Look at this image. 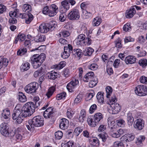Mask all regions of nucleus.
I'll return each mask as SVG.
<instances>
[{"instance_id":"72a5a7b5","label":"nucleus","mask_w":147,"mask_h":147,"mask_svg":"<svg viewBox=\"0 0 147 147\" xmlns=\"http://www.w3.org/2000/svg\"><path fill=\"white\" fill-rule=\"evenodd\" d=\"M56 86H53L51 87L48 90L46 95L49 98L53 94L55 89Z\"/></svg>"},{"instance_id":"f8f14e48","label":"nucleus","mask_w":147,"mask_h":147,"mask_svg":"<svg viewBox=\"0 0 147 147\" xmlns=\"http://www.w3.org/2000/svg\"><path fill=\"white\" fill-rule=\"evenodd\" d=\"M23 109L19 108L17 106L14 110V112L12 115L13 119L15 120L17 117L20 116L22 113Z\"/></svg>"},{"instance_id":"f257e3e1","label":"nucleus","mask_w":147,"mask_h":147,"mask_svg":"<svg viewBox=\"0 0 147 147\" xmlns=\"http://www.w3.org/2000/svg\"><path fill=\"white\" fill-rule=\"evenodd\" d=\"M35 106L32 102H29L25 104L23 107L22 114L17 117L16 122L20 124L25 117L30 116L34 112Z\"/></svg>"},{"instance_id":"0eeeda50","label":"nucleus","mask_w":147,"mask_h":147,"mask_svg":"<svg viewBox=\"0 0 147 147\" xmlns=\"http://www.w3.org/2000/svg\"><path fill=\"white\" fill-rule=\"evenodd\" d=\"M9 126L7 123L3 122L0 125V132L1 134L5 137L8 136L9 134Z\"/></svg>"},{"instance_id":"8fccbe9b","label":"nucleus","mask_w":147,"mask_h":147,"mask_svg":"<svg viewBox=\"0 0 147 147\" xmlns=\"http://www.w3.org/2000/svg\"><path fill=\"white\" fill-rule=\"evenodd\" d=\"M138 63L140 65L144 67L147 65V60L146 59H142L139 61Z\"/></svg>"},{"instance_id":"e433bc0d","label":"nucleus","mask_w":147,"mask_h":147,"mask_svg":"<svg viewBox=\"0 0 147 147\" xmlns=\"http://www.w3.org/2000/svg\"><path fill=\"white\" fill-rule=\"evenodd\" d=\"M94 51L93 49L90 48H87L84 51V53L85 56H90Z\"/></svg>"},{"instance_id":"37998d69","label":"nucleus","mask_w":147,"mask_h":147,"mask_svg":"<svg viewBox=\"0 0 147 147\" xmlns=\"http://www.w3.org/2000/svg\"><path fill=\"white\" fill-rule=\"evenodd\" d=\"M18 98L20 101L22 102H25L27 100L26 96L22 92L19 93Z\"/></svg>"},{"instance_id":"a18cd8bd","label":"nucleus","mask_w":147,"mask_h":147,"mask_svg":"<svg viewBox=\"0 0 147 147\" xmlns=\"http://www.w3.org/2000/svg\"><path fill=\"white\" fill-rule=\"evenodd\" d=\"M107 121L108 126L112 128L113 127L115 123L114 119L112 117H109L108 118Z\"/></svg>"},{"instance_id":"338daca9","label":"nucleus","mask_w":147,"mask_h":147,"mask_svg":"<svg viewBox=\"0 0 147 147\" xmlns=\"http://www.w3.org/2000/svg\"><path fill=\"white\" fill-rule=\"evenodd\" d=\"M14 134H15V136L16 139L20 140L22 139V136L20 132H16L14 133Z\"/></svg>"},{"instance_id":"39448f33","label":"nucleus","mask_w":147,"mask_h":147,"mask_svg":"<svg viewBox=\"0 0 147 147\" xmlns=\"http://www.w3.org/2000/svg\"><path fill=\"white\" fill-rule=\"evenodd\" d=\"M80 17L78 10L75 9H72L67 15L68 18L71 20H78Z\"/></svg>"},{"instance_id":"de8ad7c7","label":"nucleus","mask_w":147,"mask_h":147,"mask_svg":"<svg viewBox=\"0 0 147 147\" xmlns=\"http://www.w3.org/2000/svg\"><path fill=\"white\" fill-rule=\"evenodd\" d=\"M47 24H48L49 25L47 26L48 28L49 29V31L50 30L52 31L53 30L55 27L56 25L55 23H53V22H51L49 23H46Z\"/></svg>"},{"instance_id":"7ed1b4c3","label":"nucleus","mask_w":147,"mask_h":147,"mask_svg":"<svg viewBox=\"0 0 147 147\" xmlns=\"http://www.w3.org/2000/svg\"><path fill=\"white\" fill-rule=\"evenodd\" d=\"M46 58L44 53H41L40 55L38 54L34 55L31 57V61L34 68L36 69L39 67L45 60Z\"/></svg>"},{"instance_id":"4be33fe9","label":"nucleus","mask_w":147,"mask_h":147,"mask_svg":"<svg viewBox=\"0 0 147 147\" xmlns=\"http://www.w3.org/2000/svg\"><path fill=\"white\" fill-rule=\"evenodd\" d=\"M87 122L88 124L91 127H95L97 125L96 121L93 116H89L87 119Z\"/></svg>"},{"instance_id":"dca6fc26","label":"nucleus","mask_w":147,"mask_h":147,"mask_svg":"<svg viewBox=\"0 0 147 147\" xmlns=\"http://www.w3.org/2000/svg\"><path fill=\"white\" fill-rule=\"evenodd\" d=\"M53 113V108L51 107H49L44 112L43 115L45 118H49L52 116Z\"/></svg>"},{"instance_id":"4468645a","label":"nucleus","mask_w":147,"mask_h":147,"mask_svg":"<svg viewBox=\"0 0 147 147\" xmlns=\"http://www.w3.org/2000/svg\"><path fill=\"white\" fill-rule=\"evenodd\" d=\"M69 124L68 120L65 118H63L61 119L59 123V127L62 129L65 130L67 128Z\"/></svg>"},{"instance_id":"bf43d9fd","label":"nucleus","mask_w":147,"mask_h":147,"mask_svg":"<svg viewBox=\"0 0 147 147\" xmlns=\"http://www.w3.org/2000/svg\"><path fill=\"white\" fill-rule=\"evenodd\" d=\"M141 83L145 84H147V77L144 76H142L140 78Z\"/></svg>"},{"instance_id":"f3484780","label":"nucleus","mask_w":147,"mask_h":147,"mask_svg":"<svg viewBox=\"0 0 147 147\" xmlns=\"http://www.w3.org/2000/svg\"><path fill=\"white\" fill-rule=\"evenodd\" d=\"M94 74L93 72L91 71L87 73L83 78V81L88 82L94 78Z\"/></svg>"},{"instance_id":"ddd939ff","label":"nucleus","mask_w":147,"mask_h":147,"mask_svg":"<svg viewBox=\"0 0 147 147\" xmlns=\"http://www.w3.org/2000/svg\"><path fill=\"white\" fill-rule=\"evenodd\" d=\"M78 83V80L75 79L74 80L71 81L67 84V88L69 92H72L75 86Z\"/></svg>"},{"instance_id":"e2e57ef3","label":"nucleus","mask_w":147,"mask_h":147,"mask_svg":"<svg viewBox=\"0 0 147 147\" xmlns=\"http://www.w3.org/2000/svg\"><path fill=\"white\" fill-rule=\"evenodd\" d=\"M131 28L130 25L129 23H127L125 24L123 27V29L124 31L127 32Z\"/></svg>"},{"instance_id":"680f3d73","label":"nucleus","mask_w":147,"mask_h":147,"mask_svg":"<svg viewBox=\"0 0 147 147\" xmlns=\"http://www.w3.org/2000/svg\"><path fill=\"white\" fill-rule=\"evenodd\" d=\"M115 47L118 48H120L122 47V45L121 44V40L118 38L115 42Z\"/></svg>"},{"instance_id":"6e6d98bb","label":"nucleus","mask_w":147,"mask_h":147,"mask_svg":"<svg viewBox=\"0 0 147 147\" xmlns=\"http://www.w3.org/2000/svg\"><path fill=\"white\" fill-rule=\"evenodd\" d=\"M83 128L82 127H77L75 128L74 132L77 136H78L79 134L81 133L83 131Z\"/></svg>"},{"instance_id":"9b49d317","label":"nucleus","mask_w":147,"mask_h":147,"mask_svg":"<svg viewBox=\"0 0 147 147\" xmlns=\"http://www.w3.org/2000/svg\"><path fill=\"white\" fill-rule=\"evenodd\" d=\"M135 137V135L132 133L125 135L121 138V140L124 142H128L133 140Z\"/></svg>"},{"instance_id":"a19ab883","label":"nucleus","mask_w":147,"mask_h":147,"mask_svg":"<svg viewBox=\"0 0 147 147\" xmlns=\"http://www.w3.org/2000/svg\"><path fill=\"white\" fill-rule=\"evenodd\" d=\"M31 6L28 4L23 5L22 8L23 11L25 12L29 13V12L31 11Z\"/></svg>"},{"instance_id":"9d476101","label":"nucleus","mask_w":147,"mask_h":147,"mask_svg":"<svg viewBox=\"0 0 147 147\" xmlns=\"http://www.w3.org/2000/svg\"><path fill=\"white\" fill-rule=\"evenodd\" d=\"M49 16L53 17L56 15L58 11V7L53 4L49 7Z\"/></svg>"},{"instance_id":"2eb2a0df","label":"nucleus","mask_w":147,"mask_h":147,"mask_svg":"<svg viewBox=\"0 0 147 147\" xmlns=\"http://www.w3.org/2000/svg\"><path fill=\"white\" fill-rule=\"evenodd\" d=\"M21 15L22 18H26V22L27 24H29L33 19V16L30 13H24L23 14H20V16Z\"/></svg>"},{"instance_id":"3c124183","label":"nucleus","mask_w":147,"mask_h":147,"mask_svg":"<svg viewBox=\"0 0 147 147\" xmlns=\"http://www.w3.org/2000/svg\"><path fill=\"white\" fill-rule=\"evenodd\" d=\"M63 136V134L61 131H59L55 133V136L56 139L59 140L61 139Z\"/></svg>"},{"instance_id":"774afa93","label":"nucleus","mask_w":147,"mask_h":147,"mask_svg":"<svg viewBox=\"0 0 147 147\" xmlns=\"http://www.w3.org/2000/svg\"><path fill=\"white\" fill-rule=\"evenodd\" d=\"M116 122L117 125L121 127L122 126L124 125L125 124V121L122 119H120L116 121Z\"/></svg>"},{"instance_id":"1a4fd4ad","label":"nucleus","mask_w":147,"mask_h":147,"mask_svg":"<svg viewBox=\"0 0 147 147\" xmlns=\"http://www.w3.org/2000/svg\"><path fill=\"white\" fill-rule=\"evenodd\" d=\"M144 124V121L142 119H139L134 121V127L135 128L140 130L143 129Z\"/></svg>"},{"instance_id":"58836bf2","label":"nucleus","mask_w":147,"mask_h":147,"mask_svg":"<svg viewBox=\"0 0 147 147\" xmlns=\"http://www.w3.org/2000/svg\"><path fill=\"white\" fill-rule=\"evenodd\" d=\"M45 35H38L35 38V40L36 42H42L44 41L45 39Z\"/></svg>"},{"instance_id":"423d86ee","label":"nucleus","mask_w":147,"mask_h":147,"mask_svg":"<svg viewBox=\"0 0 147 147\" xmlns=\"http://www.w3.org/2000/svg\"><path fill=\"white\" fill-rule=\"evenodd\" d=\"M136 93L140 96H144L147 94V87L143 85H138L135 90Z\"/></svg>"},{"instance_id":"49530a36","label":"nucleus","mask_w":147,"mask_h":147,"mask_svg":"<svg viewBox=\"0 0 147 147\" xmlns=\"http://www.w3.org/2000/svg\"><path fill=\"white\" fill-rule=\"evenodd\" d=\"M62 147H74V143L72 141H69L66 143H62Z\"/></svg>"},{"instance_id":"5701e85b","label":"nucleus","mask_w":147,"mask_h":147,"mask_svg":"<svg viewBox=\"0 0 147 147\" xmlns=\"http://www.w3.org/2000/svg\"><path fill=\"white\" fill-rule=\"evenodd\" d=\"M48 25L46 23H42L39 26V31L42 33L47 32L49 31V29L47 27V26Z\"/></svg>"},{"instance_id":"6e6552de","label":"nucleus","mask_w":147,"mask_h":147,"mask_svg":"<svg viewBox=\"0 0 147 147\" xmlns=\"http://www.w3.org/2000/svg\"><path fill=\"white\" fill-rule=\"evenodd\" d=\"M73 48L70 44H68L67 46H65L64 47V52L61 54V57L63 59H67L70 56L71 51H72Z\"/></svg>"},{"instance_id":"c756f323","label":"nucleus","mask_w":147,"mask_h":147,"mask_svg":"<svg viewBox=\"0 0 147 147\" xmlns=\"http://www.w3.org/2000/svg\"><path fill=\"white\" fill-rule=\"evenodd\" d=\"M86 113L84 109H82L80 112L79 120L80 122H83L86 119Z\"/></svg>"},{"instance_id":"473e14b6","label":"nucleus","mask_w":147,"mask_h":147,"mask_svg":"<svg viewBox=\"0 0 147 147\" xmlns=\"http://www.w3.org/2000/svg\"><path fill=\"white\" fill-rule=\"evenodd\" d=\"M30 67V64L28 62H25L22 64L20 66V69L22 71H24L28 70Z\"/></svg>"},{"instance_id":"f704fd0d","label":"nucleus","mask_w":147,"mask_h":147,"mask_svg":"<svg viewBox=\"0 0 147 147\" xmlns=\"http://www.w3.org/2000/svg\"><path fill=\"white\" fill-rule=\"evenodd\" d=\"M96 97L99 102L100 103H103V93L102 92H98L97 94Z\"/></svg>"},{"instance_id":"c03bdc74","label":"nucleus","mask_w":147,"mask_h":147,"mask_svg":"<svg viewBox=\"0 0 147 147\" xmlns=\"http://www.w3.org/2000/svg\"><path fill=\"white\" fill-rule=\"evenodd\" d=\"M106 91L107 92L106 97L108 98H109L111 94L112 93V88L110 86H107L106 88Z\"/></svg>"},{"instance_id":"412c9836","label":"nucleus","mask_w":147,"mask_h":147,"mask_svg":"<svg viewBox=\"0 0 147 147\" xmlns=\"http://www.w3.org/2000/svg\"><path fill=\"white\" fill-rule=\"evenodd\" d=\"M97 124L100 123L102 121L103 116L102 114L100 113H96L93 116Z\"/></svg>"},{"instance_id":"052dcab7","label":"nucleus","mask_w":147,"mask_h":147,"mask_svg":"<svg viewBox=\"0 0 147 147\" xmlns=\"http://www.w3.org/2000/svg\"><path fill=\"white\" fill-rule=\"evenodd\" d=\"M97 109L96 105L95 104L92 105L90 107L89 112L90 113H92Z\"/></svg>"},{"instance_id":"c85d7f7f","label":"nucleus","mask_w":147,"mask_h":147,"mask_svg":"<svg viewBox=\"0 0 147 147\" xmlns=\"http://www.w3.org/2000/svg\"><path fill=\"white\" fill-rule=\"evenodd\" d=\"M66 63L65 61L60 62L58 64H56L53 66L52 68L55 69H60L63 68L65 65Z\"/></svg>"},{"instance_id":"cd10ccee","label":"nucleus","mask_w":147,"mask_h":147,"mask_svg":"<svg viewBox=\"0 0 147 147\" xmlns=\"http://www.w3.org/2000/svg\"><path fill=\"white\" fill-rule=\"evenodd\" d=\"M71 51L72 55H74L76 57H78L79 58L82 55V51L80 49H77L76 50L74 49V50H72Z\"/></svg>"},{"instance_id":"a878e982","label":"nucleus","mask_w":147,"mask_h":147,"mask_svg":"<svg viewBox=\"0 0 147 147\" xmlns=\"http://www.w3.org/2000/svg\"><path fill=\"white\" fill-rule=\"evenodd\" d=\"M90 144L93 146L97 147L99 145V141L96 138H92L89 140Z\"/></svg>"},{"instance_id":"a211bd4d","label":"nucleus","mask_w":147,"mask_h":147,"mask_svg":"<svg viewBox=\"0 0 147 147\" xmlns=\"http://www.w3.org/2000/svg\"><path fill=\"white\" fill-rule=\"evenodd\" d=\"M136 58L134 56L129 55L126 57L125 59V63L127 64H132L136 62Z\"/></svg>"},{"instance_id":"4c0bfd02","label":"nucleus","mask_w":147,"mask_h":147,"mask_svg":"<svg viewBox=\"0 0 147 147\" xmlns=\"http://www.w3.org/2000/svg\"><path fill=\"white\" fill-rule=\"evenodd\" d=\"M102 22L101 19L98 17H96L94 18L92 22V25L94 26H98Z\"/></svg>"},{"instance_id":"ea45409f","label":"nucleus","mask_w":147,"mask_h":147,"mask_svg":"<svg viewBox=\"0 0 147 147\" xmlns=\"http://www.w3.org/2000/svg\"><path fill=\"white\" fill-rule=\"evenodd\" d=\"M89 81V86L90 88L94 87L98 83L97 79L95 77Z\"/></svg>"},{"instance_id":"5fc2aeb1","label":"nucleus","mask_w":147,"mask_h":147,"mask_svg":"<svg viewBox=\"0 0 147 147\" xmlns=\"http://www.w3.org/2000/svg\"><path fill=\"white\" fill-rule=\"evenodd\" d=\"M43 70L42 69V67H41L38 70L36 71L34 73V76L35 77H37L38 76L41 75V73L43 72Z\"/></svg>"},{"instance_id":"79ce46f5","label":"nucleus","mask_w":147,"mask_h":147,"mask_svg":"<svg viewBox=\"0 0 147 147\" xmlns=\"http://www.w3.org/2000/svg\"><path fill=\"white\" fill-rule=\"evenodd\" d=\"M27 51L26 48H21L18 51L17 54L18 55L22 56L26 53Z\"/></svg>"},{"instance_id":"864d4df0","label":"nucleus","mask_w":147,"mask_h":147,"mask_svg":"<svg viewBox=\"0 0 147 147\" xmlns=\"http://www.w3.org/2000/svg\"><path fill=\"white\" fill-rule=\"evenodd\" d=\"M82 13L83 15L86 16V18L92 16L93 14V12H88L86 10H83Z\"/></svg>"},{"instance_id":"aec40b11","label":"nucleus","mask_w":147,"mask_h":147,"mask_svg":"<svg viewBox=\"0 0 147 147\" xmlns=\"http://www.w3.org/2000/svg\"><path fill=\"white\" fill-rule=\"evenodd\" d=\"M111 107H112L113 113L115 114H117L119 112L121 109L120 106L117 103L112 104Z\"/></svg>"},{"instance_id":"bb28decb","label":"nucleus","mask_w":147,"mask_h":147,"mask_svg":"<svg viewBox=\"0 0 147 147\" xmlns=\"http://www.w3.org/2000/svg\"><path fill=\"white\" fill-rule=\"evenodd\" d=\"M47 75L48 78L51 80H55L58 76V74L53 71L48 72Z\"/></svg>"},{"instance_id":"c9c22d12","label":"nucleus","mask_w":147,"mask_h":147,"mask_svg":"<svg viewBox=\"0 0 147 147\" xmlns=\"http://www.w3.org/2000/svg\"><path fill=\"white\" fill-rule=\"evenodd\" d=\"M62 7L65 9V11L68 10L69 8V4L68 0H65L61 2Z\"/></svg>"},{"instance_id":"2f4dec72","label":"nucleus","mask_w":147,"mask_h":147,"mask_svg":"<svg viewBox=\"0 0 147 147\" xmlns=\"http://www.w3.org/2000/svg\"><path fill=\"white\" fill-rule=\"evenodd\" d=\"M8 60L3 57H0V69L2 67L3 65L6 66L8 64Z\"/></svg>"},{"instance_id":"09e8293b","label":"nucleus","mask_w":147,"mask_h":147,"mask_svg":"<svg viewBox=\"0 0 147 147\" xmlns=\"http://www.w3.org/2000/svg\"><path fill=\"white\" fill-rule=\"evenodd\" d=\"M145 139V137L144 136H140L137 138L136 143L138 145L140 144H142V142L144 141Z\"/></svg>"},{"instance_id":"20e7f679","label":"nucleus","mask_w":147,"mask_h":147,"mask_svg":"<svg viewBox=\"0 0 147 147\" xmlns=\"http://www.w3.org/2000/svg\"><path fill=\"white\" fill-rule=\"evenodd\" d=\"M38 87V84L36 82H33L26 85L24 89L27 93L31 94L35 92Z\"/></svg>"},{"instance_id":"603ef678","label":"nucleus","mask_w":147,"mask_h":147,"mask_svg":"<svg viewBox=\"0 0 147 147\" xmlns=\"http://www.w3.org/2000/svg\"><path fill=\"white\" fill-rule=\"evenodd\" d=\"M83 96L81 94L78 95L74 100V102L76 104L79 103L81 101Z\"/></svg>"},{"instance_id":"13d9d810","label":"nucleus","mask_w":147,"mask_h":147,"mask_svg":"<svg viewBox=\"0 0 147 147\" xmlns=\"http://www.w3.org/2000/svg\"><path fill=\"white\" fill-rule=\"evenodd\" d=\"M113 146L114 147H124L123 143L119 141L115 142L113 144Z\"/></svg>"},{"instance_id":"7c9ffc66","label":"nucleus","mask_w":147,"mask_h":147,"mask_svg":"<svg viewBox=\"0 0 147 147\" xmlns=\"http://www.w3.org/2000/svg\"><path fill=\"white\" fill-rule=\"evenodd\" d=\"M127 120L128 124L129 125H131L134 121V118L132 115V114L128 113L127 116Z\"/></svg>"},{"instance_id":"69168bd1","label":"nucleus","mask_w":147,"mask_h":147,"mask_svg":"<svg viewBox=\"0 0 147 147\" xmlns=\"http://www.w3.org/2000/svg\"><path fill=\"white\" fill-rule=\"evenodd\" d=\"M17 37L19 38V41L20 42L23 41L26 38L25 35L22 34H19L17 36Z\"/></svg>"},{"instance_id":"f03ea898","label":"nucleus","mask_w":147,"mask_h":147,"mask_svg":"<svg viewBox=\"0 0 147 147\" xmlns=\"http://www.w3.org/2000/svg\"><path fill=\"white\" fill-rule=\"evenodd\" d=\"M29 125H26L28 129L31 131L33 130L34 127H39L44 125L43 118L41 116L38 115L34 117L32 119L28 121Z\"/></svg>"},{"instance_id":"393cba45","label":"nucleus","mask_w":147,"mask_h":147,"mask_svg":"<svg viewBox=\"0 0 147 147\" xmlns=\"http://www.w3.org/2000/svg\"><path fill=\"white\" fill-rule=\"evenodd\" d=\"M136 11L135 8L131 7L129 10L127 11L126 15V17L127 18H130L133 17L136 13Z\"/></svg>"},{"instance_id":"6ab92c4d","label":"nucleus","mask_w":147,"mask_h":147,"mask_svg":"<svg viewBox=\"0 0 147 147\" xmlns=\"http://www.w3.org/2000/svg\"><path fill=\"white\" fill-rule=\"evenodd\" d=\"M92 43V40L90 38L88 37L86 38L85 39L80 41H77V44L78 45H86L87 44L88 45H90Z\"/></svg>"},{"instance_id":"0e129e2a","label":"nucleus","mask_w":147,"mask_h":147,"mask_svg":"<svg viewBox=\"0 0 147 147\" xmlns=\"http://www.w3.org/2000/svg\"><path fill=\"white\" fill-rule=\"evenodd\" d=\"M60 36H62L64 37H67L69 36L70 35V33L68 31H63L60 32L59 34Z\"/></svg>"},{"instance_id":"4d7b16f0","label":"nucleus","mask_w":147,"mask_h":147,"mask_svg":"<svg viewBox=\"0 0 147 147\" xmlns=\"http://www.w3.org/2000/svg\"><path fill=\"white\" fill-rule=\"evenodd\" d=\"M66 93L65 92H63L62 93L58 94L57 95V99L58 100H59L62 99L65 97Z\"/></svg>"},{"instance_id":"b1692460","label":"nucleus","mask_w":147,"mask_h":147,"mask_svg":"<svg viewBox=\"0 0 147 147\" xmlns=\"http://www.w3.org/2000/svg\"><path fill=\"white\" fill-rule=\"evenodd\" d=\"M2 117L5 119L9 120L10 119V114L9 110L8 109H6L3 111L2 113Z\"/></svg>"}]
</instances>
